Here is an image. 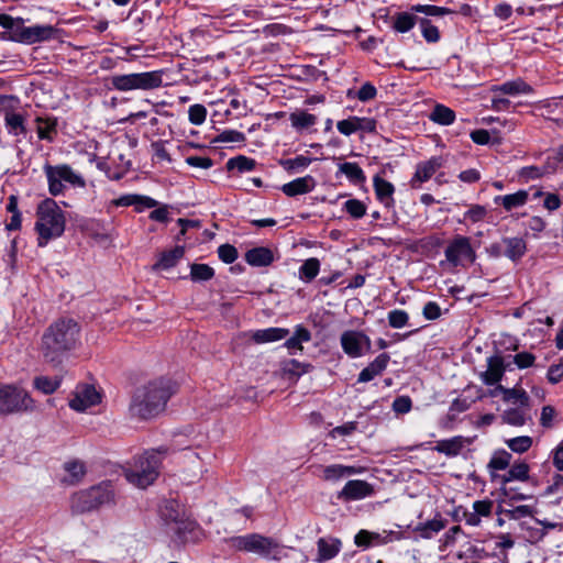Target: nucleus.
Returning <instances> with one entry per match:
<instances>
[{"label": "nucleus", "mask_w": 563, "mask_h": 563, "mask_svg": "<svg viewBox=\"0 0 563 563\" xmlns=\"http://www.w3.org/2000/svg\"><path fill=\"white\" fill-rule=\"evenodd\" d=\"M80 342V325L70 318H62L53 322L43 333L40 353L43 360L59 366L67 354Z\"/></svg>", "instance_id": "obj_1"}, {"label": "nucleus", "mask_w": 563, "mask_h": 563, "mask_svg": "<svg viewBox=\"0 0 563 563\" xmlns=\"http://www.w3.org/2000/svg\"><path fill=\"white\" fill-rule=\"evenodd\" d=\"M169 379H155L137 388L132 397L130 411L141 419H151L164 411L173 395Z\"/></svg>", "instance_id": "obj_2"}, {"label": "nucleus", "mask_w": 563, "mask_h": 563, "mask_svg": "<svg viewBox=\"0 0 563 563\" xmlns=\"http://www.w3.org/2000/svg\"><path fill=\"white\" fill-rule=\"evenodd\" d=\"M66 228V217L57 202L51 198L43 200L36 209L34 230L37 233V246L44 247L49 241L60 238Z\"/></svg>", "instance_id": "obj_3"}, {"label": "nucleus", "mask_w": 563, "mask_h": 563, "mask_svg": "<svg viewBox=\"0 0 563 563\" xmlns=\"http://www.w3.org/2000/svg\"><path fill=\"white\" fill-rule=\"evenodd\" d=\"M162 459L156 451H145L128 462L123 474L126 481L142 489L151 486L158 477Z\"/></svg>", "instance_id": "obj_4"}, {"label": "nucleus", "mask_w": 563, "mask_h": 563, "mask_svg": "<svg viewBox=\"0 0 563 563\" xmlns=\"http://www.w3.org/2000/svg\"><path fill=\"white\" fill-rule=\"evenodd\" d=\"M114 501V490L110 482H101L87 489L76 492L70 497L73 514H85Z\"/></svg>", "instance_id": "obj_5"}, {"label": "nucleus", "mask_w": 563, "mask_h": 563, "mask_svg": "<svg viewBox=\"0 0 563 563\" xmlns=\"http://www.w3.org/2000/svg\"><path fill=\"white\" fill-rule=\"evenodd\" d=\"M228 544L238 551L257 554L267 560H280L283 547L275 539L260 533L232 537Z\"/></svg>", "instance_id": "obj_6"}, {"label": "nucleus", "mask_w": 563, "mask_h": 563, "mask_svg": "<svg viewBox=\"0 0 563 563\" xmlns=\"http://www.w3.org/2000/svg\"><path fill=\"white\" fill-rule=\"evenodd\" d=\"M164 70H151L143 73H131L113 75L110 78L111 87L121 92L133 90H155L163 86Z\"/></svg>", "instance_id": "obj_7"}, {"label": "nucleus", "mask_w": 563, "mask_h": 563, "mask_svg": "<svg viewBox=\"0 0 563 563\" xmlns=\"http://www.w3.org/2000/svg\"><path fill=\"white\" fill-rule=\"evenodd\" d=\"M43 170L47 179L48 192L52 196L64 195L66 185L73 188L86 187V180L82 175L67 164H45Z\"/></svg>", "instance_id": "obj_8"}, {"label": "nucleus", "mask_w": 563, "mask_h": 563, "mask_svg": "<svg viewBox=\"0 0 563 563\" xmlns=\"http://www.w3.org/2000/svg\"><path fill=\"white\" fill-rule=\"evenodd\" d=\"M34 400L30 394L16 385H0V415L32 411Z\"/></svg>", "instance_id": "obj_9"}, {"label": "nucleus", "mask_w": 563, "mask_h": 563, "mask_svg": "<svg viewBox=\"0 0 563 563\" xmlns=\"http://www.w3.org/2000/svg\"><path fill=\"white\" fill-rule=\"evenodd\" d=\"M444 254L446 261L454 267L471 265L476 258L470 238L463 235H456L450 241Z\"/></svg>", "instance_id": "obj_10"}, {"label": "nucleus", "mask_w": 563, "mask_h": 563, "mask_svg": "<svg viewBox=\"0 0 563 563\" xmlns=\"http://www.w3.org/2000/svg\"><path fill=\"white\" fill-rule=\"evenodd\" d=\"M340 343L343 352L351 358H358L372 350L368 335L358 330H346L341 334Z\"/></svg>", "instance_id": "obj_11"}, {"label": "nucleus", "mask_w": 563, "mask_h": 563, "mask_svg": "<svg viewBox=\"0 0 563 563\" xmlns=\"http://www.w3.org/2000/svg\"><path fill=\"white\" fill-rule=\"evenodd\" d=\"M56 30L52 25H32L25 26L24 20H21L19 30L11 36L12 42L26 45L48 41L54 37Z\"/></svg>", "instance_id": "obj_12"}, {"label": "nucleus", "mask_w": 563, "mask_h": 563, "mask_svg": "<svg viewBox=\"0 0 563 563\" xmlns=\"http://www.w3.org/2000/svg\"><path fill=\"white\" fill-rule=\"evenodd\" d=\"M101 401L100 393L92 385H78L69 400V407L84 412Z\"/></svg>", "instance_id": "obj_13"}, {"label": "nucleus", "mask_w": 563, "mask_h": 563, "mask_svg": "<svg viewBox=\"0 0 563 563\" xmlns=\"http://www.w3.org/2000/svg\"><path fill=\"white\" fill-rule=\"evenodd\" d=\"M374 494L375 489L372 484L362 479H351L338 493V498L343 501H354L371 497Z\"/></svg>", "instance_id": "obj_14"}, {"label": "nucleus", "mask_w": 563, "mask_h": 563, "mask_svg": "<svg viewBox=\"0 0 563 563\" xmlns=\"http://www.w3.org/2000/svg\"><path fill=\"white\" fill-rule=\"evenodd\" d=\"M442 167L441 157H431L428 161L421 162L416 166V172L412 175L409 186L411 189L419 190L422 185L431 179L435 172Z\"/></svg>", "instance_id": "obj_15"}, {"label": "nucleus", "mask_w": 563, "mask_h": 563, "mask_svg": "<svg viewBox=\"0 0 563 563\" xmlns=\"http://www.w3.org/2000/svg\"><path fill=\"white\" fill-rule=\"evenodd\" d=\"M498 394L503 395V400L507 404L518 405L517 408H530V397L521 387L506 388L503 385H497L489 391L492 397H496Z\"/></svg>", "instance_id": "obj_16"}, {"label": "nucleus", "mask_w": 563, "mask_h": 563, "mask_svg": "<svg viewBox=\"0 0 563 563\" xmlns=\"http://www.w3.org/2000/svg\"><path fill=\"white\" fill-rule=\"evenodd\" d=\"M336 129L345 136H350L357 131L371 133L375 131L376 122L371 118L350 117L349 119L338 121Z\"/></svg>", "instance_id": "obj_17"}, {"label": "nucleus", "mask_w": 563, "mask_h": 563, "mask_svg": "<svg viewBox=\"0 0 563 563\" xmlns=\"http://www.w3.org/2000/svg\"><path fill=\"white\" fill-rule=\"evenodd\" d=\"M530 479V466L525 461L510 463L508 471L501 475H493V481H498L501 485L511 482L526 483Z\"/></svg>", "instance_id": "obj_18"}, {"label": "nucleus", "mask_w": 563, "mask_h": 563, "mask_svg": "<svg viewBox=\"0 0 563 563\" xmlns=\"http://www.w3.org/2000/svg\"><path fill=\"white\" fill-rule=\"evenodd\" d=\"M364 467L343 464H331L322 467L321 478L325 482H339L357 474H362Z\"/></svg>", "instance_id": "obj_19"}, {"label": "nucleus", "mask_w": 563, "mask_h": 563, "mask_svg": "<svg viewBox=\"0 0 563 563\" xmlns=\"http://www.w3.org/2000/svg\"><path fill=\"white\" fill-rule=\"evenodd\" d=\"M342 549V542L334 537H322L317 541V556L314 559L318 563H323L334 559Z\"/></svg>", "instance_id": "obj_20"}, {"label": "nucleus", "mask_w": 563, "mask_h": 563, "mask_svg": "<svg viewBox=\"0 0 563 563\" xmlns=\"http://www.w3.org/2000/svg\"><path fill=\"white\" fill-rule=\"evenodd\" d=\"M506 367L503 357L496 355L487 360V368L481 374L482 382L487 386L499 385L503 379Z\"/></svg>", "instance_id": "obj_21"}, {"label": "nucleus", "mask_w": 563, "mask_h": 563, "mask_svg": "<svg viewBox=\"0 0 563 563\" xmlns=\"http://www.w3.org/2000/svg\"><path fill=\"white\" fill-rule=\"evenodd\" d=\"M448 525V520L442 517L440 512H437L435 516L426 521L420 522L416 527H413L412 531L421 539H432L440 531H442Z\"/></svg>", "instance_id": "obj_22"}, {"label": "nucleus", "mask_w": 563, "mask_h": 563, "mask_svg": "<svg viewBox=\"0 0 563 563\" xmlns=\"http://www.w3.org/2000/svg\"><path fill=\"white\" fill-rule=\"evenodd\" d=\"M490 92L503 93L506 96H520L533 93V88L522 78L505 81L500 85H494L489 89Z\"/></svg>", "instance_id": "obj_23"}, {"label": "nucleus", "mask_w": 563, "mask_h": 563, "mask_svg": "<svg viewBox=\"0 0 563 563\" xmlns=\"http://www.w3.org/2000/svg\"><path fill=\"white\" fill-rule=\"evenodd\" d=\"M494 503L490 499L476 500L473 503V510L463 512L466 525L477 527L482 522V517H490Z\"/></svg>", "instance_id": "obj_24"}, {"label": "nucleus", "mask_w": 563, "mask_h": 563, "mask_svg": "<svg viewBox=\"0 0 563 563\" xmlns=\"http://www.w3.org/2000/svg\"><path fill=\"white\" fill-rule=\"evenodd\" d=\"M316 179L310 175H306L284 184L282 191L288 197H295L311 192L316 188Z\"/></svg>", "instance_id": "obj_25"}, {"label": "nucleus", "mask_w": 563, "mask_h": 563, "mask_svg": "<svg viewBox=\"0 0 563 563\" xmlns=\"http://www.w3.org/2000/svg\"><path fill=\"white\" fill-rule=\"evenodd\" d=\"M373 187L377 200L385 208H393L395 206L394 192L395 187L388 180L382 178L379 175L373 177Z\"/></svg>", "instance_id": "obj_26"}, {"label": "nucleus", "mask_w": 563, "mask_h": 563, "mask_svg": "<svg viewBox=\"0 0 563 563\" xmlns=\"http://www.w3.org/2000/svg\"><path fill=\"white\" fill-rule=\"evenodd\" d=\"M390 356L387 353H382L375 357L365 368L361 371L357 377L358 383H367L375 377L382 375L387 368Z\"/></svg>", "instance_id": "obj_27"}, {"label": "nucleus", "mask_w": 563, "mask_h": 563, "mask_svg": "<svg viewBox=\"0 0 563 563\" xmlns=\"http://www.w3.org/2000/svg\"><path fill=\"white\" fill-rule=\"evenodd\" d=\"M35 130L40 140L53 142L57 134V120L53 117H36L34 119Z\"/></svg>", "instance_id": "obj_28"}, {"label": "nucleus", "mask_w": 563, "mask_h": 563, "mask_svg": "<svg viewBox=\"0 0 563 563\" xmlns=\"http://www.w3.org/2000/svg\"><path fill=\"white\" fill-rule=\"evenodd\" d=\"M289 334L285 328H267L250 332L251 339L257 344L271 343L284 340Z\"/></svg>", "instance_id": "obj_29"}, {"label": "nucleus", "mask_w": 563, "mask_h": 563, "mask_svg": "<svg viewBox=\"0 0 563 563\" xmlns=\"http://www.w3.org/2000/svg\"><path fill=\"white\" fill-rule=\"evenodd\" d=\"M185 249L183 246H175L174 249L163 252L159 255L158 261L154 264L153 269L155 271H167L174 267L178 261L184 256Z\"/></svg>", "instance_id": "obj_30"}, {"label": "nucleus", "mask_w": 563, "mask_h": 563, "mask_svg": "<svg viewBox=\"0 0 563 563\" xmlns=\"http://www.w3.org/2000/svg\"><path fill=\"white\" fill-rule=\"evenodd\" d=\"M312 365L309 363H301L295 358L285 360L280 363V371L285 377L299 378L301 375L309 373Z\"/></svg>", "instance_id": "obj_31"}, {"label": "nucleus", "mask_w": 563, "mask_h": 563, "mask_svg": "<svg viewBox=\"0 0 563 563\" xmlns=\"http://www.w3.org/2000/svg\"><path fill=\"white\" fill-rule=\"evenodd\" d=\"M528 192L526 190H518L515 194L496 196L494 198L495 205H501L505 210L510 211L515 208L522 207L528 201Z\"/></svg>", "instance_id": "obj_32"}, {"label": "nucleus", "mask_w": 563, "mask_h": 563, "mask_svg": "<svg viewBox=\"0 0 563 563\" xmlns=\"http://www.w3.org/2000/svg\"><path fill=\"white\" fill-rule=\"evenodd\" d=\"M66 476L63 482L69 485H76L82 481L86 475V465L81 461H69L64 464Z\"/></svg>", "instance_id": "obj_33"}, {"label": "nucleus", "mask_w": 563, "mask_h": 563, "mask_svg": "<svg viewBox=\"0 0 563 563\" xmlns=\"http://www.w3.org/2000/svg\"><path fill=\"white\" fill-rule=\"evenodd\" d=\"M245 261L252 266H267L274 261V255L267 247H254L246 252Z\"/></svg>", "instance_id": "obj_34"}, {"label": "nucleus", "mask_w": 563, "mask_h": 563, "mask_svg": "<svg viewBox=\"0 0 563 563\" xmlns=\"http://www.w3.org/2000/svg\"><path fill=\"white\" fill-rule=\"evenodd\" d=\"M310 340V331L302 325H297L294 335L286 340L285 346L290 354H295L297 351L301 352L303 350L302 343H307Z\"/></svg>", "instance_id": "obj_35"}, {"label": "nucleus", "mask_w": 563, "mask_h": 563, "mask_svg": "<svg viewBox=\"0 0 563 563\" xmlns=\"http://www.w3.org/2000/svg\"><path fill=\"white\" fill-rule=\"evenodd\" d=\"M465 445V439L461 435L451 439L440 440L437 442L435 450L446 456H456L461 453Z\"/></svg>", "instance_id": "obj_36"}, {"label": "nucleus", "mask_w": 563, "mask_h": 563, "mask_svg": "<svg viewBox=\"0 0 563 563\" xmlns=\"http://www.w3.org/2000/svg\"><path fill=\"white\" fill-rule=\"evenodd\" d=\"M4 120V126L8 133L12 136L25 135L26 129V115L22 112L13 113Z\"/></svg>", "instance_id": "obj_37"}, {"label": "nucleus", "mask_w": 563, "mask_h": 563, "mask_svg": "<svg viewBox=\"0 0 563 563\" xmlns=\"http://www.w3.org/2000/svg\"><path fill=\"white\" fill-rule=\"evenodd\" d=\"M529 410L530 408H509L505 410L501 415L503 422L514 426V427H522L527 423L529 419Z\"/></svg>", "instance_id": "obj_38"}, {"label": "nucleus", "mask_w": 563, "mask_h": 563, "mask_svg": "<svg viewBox=\"0 0 563 563\" xmlns=\"http://www.w3.org/2000/svg\"><path fill=\"white\" fill-rule=\"evenodd\" d=\"M19 198L15 195H11L8 198L7 211L11 213L9 222L5 224L8 231H18L22 225V214L18 207Z\"/></svg>", "instance_id": "obj_39"}, {"label": "nucleus", "mask_w": 563, "mask_h": 563, "mask_svg": "<svg viewBox=\"0 0 563 563\" xmlns=\"http://www.w3.org/2000/svg\"><path fill=\"white\" fill-rule=\"evenodd\" d=\"M429 119L440 125H450L455 121V112L451 108L438 103L429 114Z\"/></svg>", "instance_id": "obj_40"}, {"label": "nucleus", "mask_w": 563, "mask_h": 563, "mask_svg": "<svg viewBox=\"0 0 563 563\" xmlns=\"http://www.w3.org/2000/svg\"><path fill=\"white\" fill-rule=\"evenodd\" d=\"M339 172L344 174L355 185L363 184L366 180L365 174L357 163H342L339 165Z\"/></svg>", "instance_id": "obj_41"}, {"label": "nucleus", "mask_w": 563, "mask_h": 563, "mask_svg": "<svg viewBox=\"0 0 563 563\" xmlns=\"http://www.w3.org/2000/svg\"><path fill=\"white\" fill-rule=\"evenodd\" d=\"M511 454L505 450L497 451L493 454L488 462V470L490 475H496L495 471H505L509 467L511 463Z\"/></svg>", "instance_id": "obj_42"}, {"label": "nucleus", "mask_w": 563, "mask_h": 563, "mask_svg": "<svg viewBox=\"0 0 563 563\" xmlns=\"http://www.w3.org/2000/svg\"><path fill=\"white\" fill-rule=\"evenodd\" d=\"M320 271V262L316 257L306 260L299 267L298 276L305 283L313 280Z\"/></svg>", "instance_id": "obj_43"}, {"label": "nucleus", "mask_w": 563, "mask_h": 563, "mask_svg": "<svg viewBox=\"0 0 563 563\" xmlns=\"http://www.w3.org/2000/svg\"><path fill=\"white\" fill-rule=\"evenodd\" d=\"M504 243L506 245L505 255L512 261L521 258L526 253V243L520 238L505 239Z\"/></svg>", "instance_id": "obj_44"}, {"label": "nucleus", "mask_w": 563, "mask_h": 563, "mask_svg": "<svg viewBox=\"0 0 563 563\" xmlns=\"http://www.w3.org/2000/svg\"><path fill=\"white\" fill-rule=\"evenodd\" d=\"M289 120L296 130L308 129L317 123V117L306 111L292 112Z\"/></svg>", "instance_id": "obj_45"}, {"label": "nucleus", "mask_w": 563, "mask_h": 563, "mask_svg": "<svg viewBox=\"0 0 563 563\" xmlns=\"http://www.w3.org/2000/svg\"><path fill=\"white\" fill-rule=\"evenodd\" d=\"M21 101L16 96L13 95H0V113L3 119L20 112Z\"/></svg>", "instance_id": "obj_46"}, {"label": "nucleus", "mask_w": 563, "mask_h": 563, "mask_svg": "<svg viewBox=\"0 0 563 563\" xmlns=\"http://www.w3.org/2000/svg\"><path fill=\"white\" fill-rule=\"evenodd\" d=\"M33 386L38 391L51 395L60 386V379L56 377L37 376L34 378Z\"/></svg>", "instance_id": "obj_47"}, {"label": "nucleus", "mask_w": 563, "mask_h": 563, "mask_svg": "<svg viewBox=\"0 0 563 563\" xmlns=\"http://www.w3.org/2000/svg\"><path fill=\"white\" fill-rule=\"evenodd\" d=\"M508 449L515 453L523 454L528 452L533 443V440L529 435H520L505 441Z\"/></svg>", "instance_id": "obj_48"}, {"label": "nucleus", "mask_w": 563, "mask_h": 563, "mask_svg": "<svg viewBox=\"0 0 563 563\" xmlns=\"http://www.w3.org/2000/svg\"><path fill=\"white\" fill-rule=\"evenodd\" d=\"M256 163L253 158L240 155L233 158H230L227 162L228 170H236L239 173L253 170Z\"/></svg>", "instance_id": "obj_49"}, {"label": "nucleus", "mask_w": 563, "mask_h": 563, "mask_svg": "<svg viewBox=\"0 0 563 563\" xmlns=\"http://www.w3.org/2000/svg\"><path fill=\"white\" fill-rule=\"evenodd\" d=\"M416 21V15L408 12H401L394 18L393 27L399 33H406L415 26Z\"/></svg>", "instance_id": "obj_50"}, {"label": "nucleus", "mask_w": 563, "mask_h": 563, "mask_svg": "<svg viewBox=\"0 0 563 563\" xmlns=\"http://www.w3.org/2000/svg\"><path fill=\"white\" fill-rule=\"evenodd\" d=\"M312 163V158L303 155H297L296 157L283 159L280 165L287 172H301L306 169Z\"/></svg>", "instance_id": "obj_51"}, {"label": "nucleus", "mask_w": 563, "mask_h": 563, "mask_svg": "<svg viewBox=\"0 0 563 563\" xmlns=\"http://www.w3.org/2000/svg\"><path fill=\"white\" fill-rule=\"evenodd\" d=\"M214 276V269L207 264H191L190 278L192 282H207Z\"/></svg>", "instance_id": "obj_52"}, {"label": "nucleus", "mask_w": 563, "mask_h": 563, "mask_svg": "<svg viewBox=\"0 0 563 563\" xmlns=\"http://www.w3.org/2000/svg\"><path fill=\"white\" fill-rule=\"evenodd\" d=\"M22 18H13L5 13H0V26L8 31L3 33L2 38L11 41V36L19 30Z\"/></svg>", "instance_id": "obj_53"}, {"label": "nucleus", "mask_w": 563, "mask_h": 563, "mask_svg": "<svg viewBox=\"0 0 563 563\" xmlns=\"http://www.w3.org/2000/svg\"><path fill=\"white\" fill-rule=\"evenodd\" d=\"M343 208L354 219H361L366 213V206L358 199L346 200Z\"/></svg>", "instance_id": "obj_54"}, {"label": "nucleus", "mask_w": 563, "mask_h": 563, "mask_svg": "<svg viewBox=\"0 0 563 563\" xmlns=\"http://www.w3.org/2000/svg\"><path fill=\"white\" fill-rule=\"evenodd\" d=\"M388 323L394 329H401L407 325L409 316L405 310H390L387 316Z\"/></svg>", "instance_id": "obj_55"}, {"label": "nucleus", "mask_w": 563, "mask_h": 563, "mask_svg": "<svg viewBox=\"0 0 563 563\" xmlns=\"http://www.w3.org/2000/svg\"><path fill=\"white\" fill-rule=\"evenodd\" d=\"M207 118V109L203 104L196 103L188 109V120L194 125H201Z\"/></svg>", "instance_id": "obj_56"}, {"label": "nucleus", "mask_w": 563, "mask_h": 563, "mask_svg": "<svg viewBox=\"0 0 563 563\" xmlns=\"http://www.w3.org/2000/svg\"><path fill=\"white\" fill-rule=\"evenodd\" d=\"M422 36L429 43H437L440 40V33L435 25L428 19H422L420 22Z\"/></svg>", "instance_id": "obj_57"}, {"label": "nucleus", "mask_w": 563, "mask_h": 563, "mask_svg": "<svg viewBox=\"0 0 563 563\" xmlns=\"http://www.w3.org/2000/svg\"><path fill=\"white\" fill-rule=\"evenodd\" d=\"M487 216V209L482 205H472L468 210L464 213V220H468L472 223L483 221Z\"/></svg>", "instance_id": "obj_58"}, {"label": "nucleus", "mask_w": 563, "mask_h": 563, "mask_svg": "<svg viewBox=\"0 0 563 563\" xmlns=\"http://www.w3.org/2000/svg\"><path fill=\"white\" fill-rule=\"evenodd\" d=\"M356 429H357V422L349 421L342 426H338V427L333 428L329 432L328 437L331 439H336L339 437H349L352 433H354L356 431Z\"/></svg>", "instance_id": "obj_59"}, {"label": "nucleus", "mask_w": 563, "mask_h": 563, "mask_svg": "<svg viewBox=\"0 0 563 563\" xmlns=\"http://www.w3.org/2000/svg\"><path fill=\"white\" fill-rule=\"evenodd\" d=\"M533 514H534V508L529 505H521V506H517L512 509L505 510V515L510 520H518L523 517H532Z\"/></svg>", "instance_id": "obj_60"}, {"label": "nucleus", "mask_w": 563, "mask_h": 563, "mask_svg": "<svg viewBox=\"0 0 563 563\" xmlns=\"http://www.w3.org/2000/svg\"><path fill=\"white\" fill-rule=\"evenodd\" d=\"M378 539H379V536L377 533H372L366 530H361L355 536L354 541L357 547H369L373 544H377Z\"/></svg>", "instance_id": "obj_61"}, {"label": "nucleus", "mask_w": 563, "mask_h": 563, "mask_svg": "<svg viewBox=\"0 0 563 563\" xmlns=\"http://www.w3.org/2000/svg\"><path fill=\"white\" fill-rule=\"evenodd\" d=\"M391 408L396 413H408L412 408V400L409 396L396 397L393 401Z\"/></svg>", "instance_id": "obj_62"}, {"label": "nucleus", "mask_w": 563, "mask_h": 563, "mask_svg": "<svg viewBox=\"0 0 563 563\" xmlns=\"http://www.w3.org/2000/svg\"><path fill=\"white\" fill-rule=\"evenodd\" d=\"M218 255L222 262L231 264L238 258V251L233 245L222 244L218 247Z\"/></svg>", "instance_id": "obj_63"}, {"label": "nucleus", "mask_w": 563, "mask_h": 563, "mask_svg": "<svg viewBox=\"0 0 563 563\" xmlns=\"http://www.w3.org/2000/svg\"><path fill=\"white\" fill-rule=\"evenodd\" d=\"M536 362V356L530 352H520L514 355V364L519 369L531 367Z\"/></svg>", "instance_id": "obj_64"}]
</instances>
